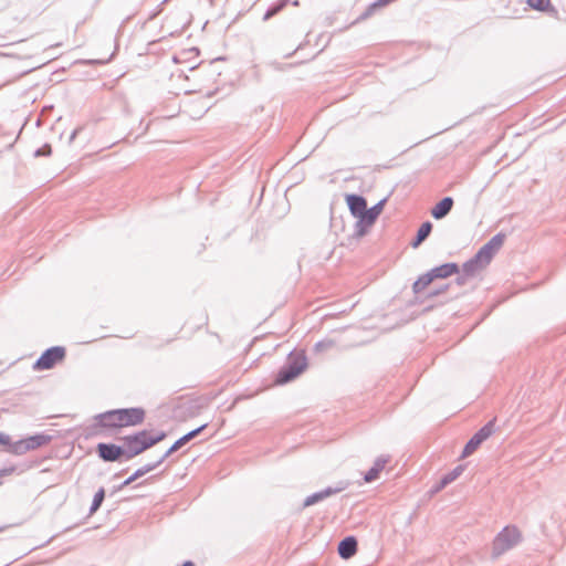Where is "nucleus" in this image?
Returning <instances> with one entry per match:
<instances>
[{"label": "nucleus", "instance_id": "obj_2", "mask_svg": "<svg viewBox=\"0 0 566 566\" xmlns=\"http://www.w3.org/2000/svg\"><path fill=\"white\" fill-rule=\"evenodd\" d=\"M166 437L165 432L153 434L151 431L142 430L120 438L125 453V460H130L147 449L154 447Z\"/></svg>", "mask_w": 566, "mask_h": 566}, {"label": "nucleus", "instance_id": "obj_21", "mask_svg": "<svg viewBox=\"0 0 566 566\" xmlns=\"http://www.w3.org/2000/svg\"><path fill=\"white\" fill-rule=\"evenodd\" d=\"M287 2L289 0H279L277 3L273 4L271 8L266 10L263 20L268 21L269 19L277 14L287 4Z\"/></svg>", "mask_w": 566, "mask_h": 566}, {"label": "nucleus", "instance_id": "obj_20", "mask_svg": "<svg viewBox=\"0 0 566 566\" xmlns=\"http://www.w3.org/2000/svg\"><path fill=\"white\" fill-rule=\"evenodd\" d=\"M207 427V424H202L200 426L199 428L188 432L187 434L182 436L180 439H178L174 444H175V448L180 449L182 446H185L187 442H189L191 439H193L195 437H197L205 428Z\"/></svg>", "mask_w": 566, "mask_h": 566}, {"label": "nucleus", "instance_id": "obj_27", "mask_svg": "<svg viewBox=\"0 0 566 566\" xmlns=\"http://www.w3.org/2000/svg\"><path fill=\"white\" fill-rule=\"evenodd\" d=\"M51 153H52L51 146L50 145H44L43 147H41V148L35 150L34 156L35 157L50 156Z\"/></svg>", "mask_w": 566, "mask_h": 566}, {"label": "nucleus", "instance_id": "obj_22", "mask_svg": "<svg viewBox=\"0 0 566 566\" xmlns=\"http://www.w3.org/2000/svg\"><path fill=\"white\" fill-rule=\"evenodd\" d=\"M104 497H105V490L103 488H101L94 495V499H93V502H92V505L90 509L91 513H94L99 509V506L102 505V503L104 501Z\"/></svg>", "mask_w": 566, "mask_h": 566}, {"label": "nucleus", "instance_id": "obj_28", "mask_svg": "<svg viewBox=\"0 0 566 566\" xmlns=\"http://www.w3.org/2000/svg\"><path fill=\"white\" fill-rule=\"evenodd\" d=\"M14 471H15L14 467L1 469L0 470V485H2L3 479L13 474Z\"/></svg>", "mask_w": 566, "mask_h": 566}, {"label": "nucleus", "instance_id": "obj_23", "mask_svg": "<svg viewBox=\"0 0 566 566\" xmlns=\"http://www.w3.org/2000/svg\"><path fill=\"white\" fill-rule=\"evenodd\" d=\"M463 467L462 465H458L457 468H454L452 471H450L449 473H447L446 475H443V483H452L453 481H455L463 472Z\"/></svg>", "mask_w": 566, "mask_h": 566}, {"label": "nucleus", "instance_id": "obj_10", "mask_svg": "<svg viewBox=\"0 0 566 566\" xmlns=\"http://www.w3.org/2000/svg\"><path fill=\"white\" fill-rule=\"evenodd\" d=\"M97 452L99 458L107 462L117 461L120 457L125 459L123 446L113 443H98Z\"/></svg>", "mask_w": 566, "mask_h": 566}, {"label": "nucleus", "instance_id": "obj_34", "mask_svg": "<svg viewBox=\"0 0 566 566\" xmlns=\"http://www.w3.org/2000/svg\"><path fill=\"white\" fill-rule=\"evenodd\" d=\"M323 345H324L323 343H317V344H316V347H317V348H319V347H322Z\"/></svg>", "mask_w": 566, "mask_h": 566}, {"label": "nucleus", "instance_id": "obj_15", "mask_svg": "<svg viewBox=\"0 0 566 566\" xmlns=\"http://www.w3.org/2000/svg\"><path fill=\"white\" fill-rule=\"evenodd\" d=\"M459 272L455 263H444L429 271L432 279H446Z\"/></svg>", "mask_w": 566, "mask_h": 566}, {"label": "nucleus", "instance_id": "obj_33", "mask_svg": "<svg viewBox=\"0 0 566 566\" xmlns=\"http://www.w3.org/2000/svg\"><path fill=\"white\" fill-rule=\"evenodd\" d=\"M182 566H196L192 562H186Z\"/></svg>", "mask_w": 566, "mask_h": 566}, {"label": "nucleus", "instance_id": "obj_32", "mask_svg": "<svg viewBox=\"0 0 566 566\" xmlns=\"http://www.w3.org/2000/svg\"><path fill=\"white\" fill-rule=\"evenodd\" d=\"M78 129H74L71 137H70V142H73L74 138L76 137V134H77Z\"/></svg>", "mask_w": 566, "mask_h": 566}, {"label": "nucleus", "instance_id": "obj_3", "mask_svg": "<svg viewBox=\"0 0 566 566\" xmlns=\"http://www.w3.org/2000/svg\"><path fill=\"white\" fill-rule=\"evenodd\" d=\"M307 367V359L304 353H291L286 363L281 367L276 376V382L286 384L300 376Z\"/></svg>", "mask_w": 566, "mask_h": 566}, {"label": "nucleus", "instance_id": "obj_25", "mask_svg": "<svg viewBox=\"0 0 566 566\" xmlns=\"http://www.w3.org/2000/svg\"><path fill=\"white\" fill-rule=\"evenodd\" d=\"M161 463H158V461L154 462V463H148V464H145L144 467L137 469L135 472H136V475H138L139 478H142L143 475H145L146 473L155 470L157 467H159Z\"/></svg>", "mask_w": 566, "mask_h": 566}, {"label": "nucleus", "instance_id": "obj_26", "mask_svg": "<svg viewBox=\"0 0 566 566\" xmlns=\"http://www.w3.org/2000/svg\"><path fill=\"white\" fill-rule=\"evenodd\" d=\"M0 444L6 446L8 451L11 453V446L14 444V442L11 441V438L8 434L0 432Z\"/></svg>", "mask_w": 566, "mask_h": 566}, {"label": "nucleus", "instance_id": "obj_18", "mask_svg": "<svg viewBox=\"0 0 566 566\" xmlns=\"http://www.w3.org/2000/svg\"><path fill=\"white\" fill-rule=\"evenodd\" d=\"M432 230V223L430 221L423 222L418 229L415 240L411 242L412 248H417L423 242Z\"/></svg>", "mask_w": 566, "mask_h": 566}, {"label": "nucleus", "instance_id": "obj_12", "mask_svg": "<svg viewBox=\"0 0 566 566\" xmlns=\"http://www.w3.org/2000/svg\"><path fill=\"white\" fill-rule=\"evenodd\" d=\"M390 461L389 455L378 457L373 467L366 472L364 480L366 482H373L379 478L380 472L385 469L386 464Z\"/></svg>", "mask_w": 566, "mask_h": 566}, {"label": "nucleus", "instance_id": "obj_9", "mask_svg": "<svg viewBox=\"0 0 566 566\" xmlns=\"http://www.w3.org/2000/svg\"><path fill=\"white\" fill-rule=\"evenodd\" d=\"M97 424L106 429H120L122 419L119 409L108 410L95 417Z\"/></svg>", "mask_w": 566, "mask_h": 566}, {"label": "nucleus", "instance_id": "obj_13", "mask_svg": "<svg viewBox=\"0 0 566 566\" xmlns=\"http://www.w3.org/2000/svg\"><path fill=\"white\" fill-rule=\"evenodd\" d=\"M346 200L350 212L361 219L367 207L365 198L357 195H348Z\"/></svg>", "mask_w": 566, "mask_h": 566}, {"label": "nucleus", "instance_id": "obj_29", "mask_svg": "<svg viewBox=\"0 0 566 566\" xmlns=\"http://www.w3.org/2000/svg\"><path fill=\"white\" fill-rule=\"evenodd\" d=\"M137 479H139L138 475H136V472H134L129 478H127L119 486V489H123L125 486H128L129 484H132L134 481H136Z\"/></svg>", "mask_w": 566, "mask_h": 566}, {"label": "nucleus", "instance_id": "obj_1", "mask_svg": "<svg viewBox=\"0 0 566 566\" xmlns=\"http://www.w3.org/2000/svg\"><path fill=\"white\" fill-rule=\"evenodd\" d=\"M504 240L505 234L503 233H497L492 237L483 247L480 248L472 259L463 264L462 270L464 275L473 276L489 265L493 256L502 248Z\"/></svg>", "mask_w": 566, "mask_h": 566}, {"label": "nucleus", "instance_id": "obj_17", "mask_svg": "<svg viewBox=\"0 0 566 566\" xmlns=\"http://www.w3.org/2000/svg\"><path fill=\"white\" fill-rule=\"evenodd\" d=\"M385 199L384 200H380L379 202H377L375 206H373L370 209H367L365 210L364 212V216L361 217V221L365 222L366 224H373L376 219L379 217V214L381 213L382 209H384V205H385Z\"/></svg>", "mask_w": 566, "mask_h": 566}, {"label": "nucleus", "instance_id": "obj_8", "mask_svg": "<svg viewBox=\"0 0 566 566\" xmlns=\"http://www.w3.org/2000/svg\"><path fill=\"white\" fill-rule=\"evenodd\" d=\"M119 411L123 428L142 424L146 417V411L142 407L122 408Z\"/></svg>", "mask_w": 566, "mask_h": 566}, {"label": "nucleus", "instance_id": "obj_14", "mask_svg": "<svg viewBox=\"0 0 566 566\" xmlns=\"http://www.w3.org/2000/svg\"><path fill=\"white\" fill-rule=\"evenodd\" d=\"M357 552V541L353 536H348L340 541L338 545V554L342 558L348 559Z\"/></svg>", "mask_w": 566, "mask_h": 566}, {"label": "nucleus", "instance_id": "obj_4", "mask_svg": "<svg viewBox=\"0 0 566 566\" xmlns=\"http://www.w3.org/2000/svg\"><path fill=\"white\" fill-rule=\"evenodd\" d=\"M522 539V534L516 526H505L494 538L492 557L496 558L515 547Z\"/></svg>", "mask_w": 566, "mask_h": 566}, {"label": "nucleus", "instance_id": "obj_30", "mask_svg": "<svg viewBox=\"0 0 566 566\" xmlns=\"http://www.w3.org/2000/svg\"><path fill=\"white\" fill-rule=\"evenodd\" d=\"M175 451H177V448H175V444H172L164 454L163 457L158 460V463H163L171 453H174Z\"/></svg>", "mask_w": 566, "mask_h": 566}, {"label": "nucleus", "instance_id": "obj_24", "mask_svg": "<svg viewBox=\"0 0 566 566\" xmlns=\"http://www.w3.org/2000/svg\"><path fill=\"white\" fill-rule=\"evenodd\" d=\"M531 8L545 11L551 6V0H527Z\"/></svg>", "mask_w": 566, "mask_h": 566}, {"label": "nucleus", "instance_id": "obj_11", "mask_svg": "<svg viewBox=\"0 0 566 566\" xmlns=\"http://www.w3.org/2000/svg\"><path fill=\"white\" fill-rule=\"evenodd\" d=\"M454 205V201L451 197H444L441 201H439L436 206L431 209V216L436 220H441L444 217H447L450 211L452 210Z\"/></svg>", "mask_w": 566, "mask_h": 566}, {"label": "nucleus", "instance_id": "obj_7", "mask_svg": "<svg viewBox=\"0 0 566 566\" xmlns=\"http://www.w3.org/2000/svg\"><path fill=\"white\" fill-rule=\"evenodd\" d=\"M493 431L494 420H491L468 441L462 451V457L465 458L472 454L480 447V444L493 433Z\"/></svg>", "mask_w": 566, "mask_h": 566}, {"label": "nucleus", "instance_id": "obj_5", "mask_svg": "<svg viewBox=\"0 0 566 566\" xmlns=\"http://www.w3.org/2000/svg\"><path fill=\"white\" fill-rule=\"evenodd\" d=\"M51 442V437L44 433H38L34 436L27 437L24 439L14 441L11 446V453L15 455H22L29 451L36 450Z\"/></svg>", "mask_w": 566, "mask_h": 566}, {"label": "nucleus", "instance_id": "obj_19", "mask_svg": "<svg viewBox=\"0 0 566 566\" xmlns=\"http://www.w3.org/2000/svg\"><path fill=\"white\" fill-rule=\"evenodd\" d=\"M433 281L429 272L419 276V279L412 284V291L415 294L421 293L431 282Z\"/></svg>", "mask_w": 566, "mask_h": 566}, {"label": "nucleus", "instance_id": "obj_6", "mask_svg": "<svg viewBox=\"0 0 566 566\" xmlns=\"http://www.w3.org/2000/svg\"><path fill=\"white\" fill-rule=\"evenodd\" d=\"M65 357V348L61 346H54L46 349L34 364V369L45 370L51 369L59 361H62Z\"/></svg>", "mask_w": 566, "mask_h": 566}, {"label": "nucleus", "instance_id": "obj_16", "mask_svg": "<svg viewBox=\"0 0 566 566\" xmlns=\"http://www.w3.org/2000/svg\"><path fill=\"white\" fill-rule=\"evenodd\" d=\"M339 491H342L340 488L339 489L327 488L319 492L313 493L312 495H310L305 499L304 506H311L319 501L325 500L326 497H328L333 494L338 493Z\"/></svg>", "mask_w": 566, "mask_h": 566}, {"label": "nucleus", "instance_id": "obj_31", "mask_svg": "<svg viewBox=\"0 0 566 566\" xmlns=\"http://www.w3.org/2000/svg\"><path fill=\"white\" fill-rule=\"evenodd\" d=\"M449 483H443V478L440 480L439 484L436 486L434 492H439L444 489Z\"/></svg>", "mask_w": 566, "mask_h": 566}]
</instances>
